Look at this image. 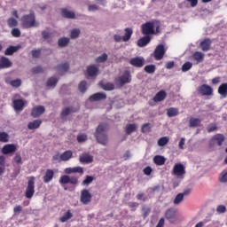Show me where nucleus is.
<instances>
[{
    "label": "nucleus",
    "mask_w": 227,
    "mask_h": 227,
    "mask_svg": "<svg viewBox=\"0 0 227 227\" xmlns=\"http://www.w3.org/2000/svg\"><path fill=\"white\" fill-rule=\"evenodd\" d=\"M200 45L203 52H207V51H210V46L212 45V40H210V38H206L200 42Z\"/></svg>",
    "instance_id": "19"
},
{
    "label": "nucleus",
    "mask_w": 227,
    "mask_h": 227,
    "mask_svg": "<svg viewBox=\"0 0 227 227\" xmlns=\"http://www.w3.org/2000/svg\"><path fill=\"white\" fill-rule=\"evenodd\" d=\"M56 84H58V78H56V77H51L50 79H48V81H47V86L49 87V88H51V87H54V86H56Z\"/></svg>",
    "instance_id": "47"
},
{
    "label": "nucleus",
    "mask_w": 227,
    "mask_h": 227,
    "mask_svg": "<svg viewBox=\"0 0 227 227\" xmlns=\"http://www.w3.org/2000/svg\"><path fill=\"white\" fill-rule=\"evenodd\" d=\"M87 74L90 77H97L98 75V67L95 65L89 66L87 67Z\"/></svg>",
    "instance_id": "24"
},
{
    "label": "nucleus",
    "mask_w": 227,
    "mask_h": 227,
    "mask_svg": "<svg viewBox=\"0 0 227 227\" xmlns=\"http://www.w3.org/2000/svg\"><path fill=\"white\" fill-rule=\"evenodd\" d=\"M72 113H77V109H74L72 106H67L64 108L60 114L61 120H65L67 116H69V114H72Z\"/></svg>",
    "instance_id": "20"
},
{
    "label": "nucleus",
    "mask_w": 227,
    "mask_h": 227,
    "mask_svg": "<svg viewBox=\"0 0 227 227\" xmlns=\"http://www.w3.org/2000/svg\"><path fill=\"white\" fill-rule=\"evenodd\" d=\"M172 175H175V176H184L185 175V166L182 163L175 164Z\"/></svg>",
    "instance_id": "10"
},
{
    "label": "nucleus",
    "mask_w": 227,
    "mask_h": 227,
    "mask_svg": "<svg viewBox=\"0 0 227 227\" xmlns=\"http://www.w3.org/2000/svg\"><path fill=\"white\" fill-rule=\"evenodd\" d=\"M69 68H70V64H68V62H66V63L59 64V66H57L55 67V70H57V72H59V74L63 75V74L68 72Z\"/></svg>",
    "instance_id": "22"
},
{
    "label": "nucleus",
    "mask_w": 227,
    "mask_h": 227,
    "mask_svg": "<svg viewBox=\"0 0 227 227\" xmlns=\"http://www.w3.org/2000/svg\"><path fill=\"white\" fill-rule=\"evenodd\" d=\"M20 49V45L17 46H9L5 51H4V55L5 56H13L15 52H17Z\"/></svg>",
    "instance_id": "28"
},
{
    "label": "nucleus",
    "mask_w": 227,
    "mask_h": 227,
    "mask_svg": "<svg viewBox=\"0 0 227 227\" xmlns=\"http://www.w3.org/2000/svg\"><path fill=\"white\" fill-rule=\"evenodd\" d=\"M79 160L82 164H84V163L90 164V163L93 162V156H91L90 154H88V153H83L82 155L80 156Z\"/></svg>",
    "instance_id": "26"
},
{
    "label": "nucleus",
    "mask_w": 227,
    "mask_h": 227,
    "mask_svg": "<svg viewBox=\"0 0 227 227\" xmlns=\"http://www.w3.org/2000/svg\"><path fill=\"white\" fill-rule=\"evenodd\" d=\"M143 171H144V174H145L147 176H150V175L153 173V169L150 166L145 167Z\"/></svg>",
    "instance_id": "61"
},
{
    "label": "nucleus",
    "mask_w": 227,
    "mask_h": 227,
    "mask_svg": "<svg viewBox=\"0 0 227 227\" xmlns=\"http://www.w3.org/2000/svg\"><path fill=\"white\" fill-rule=\"evenodd\" d=\"M25 196L27 200H31L35 196V176H31L28 180Z\"/></svg>",
    "instance_id": "7"
},
{
    "label": "nucleus",
    "mask_w": 227,
    "mask_h": 227,
    "mask_svg": "<svg viewBox=\"0 0 227 227\" xmlns=\"http://www.w3.org/2000/svg\"><path fill=\"white\" fill-rule=\"evenodd\" d=\"M43 67L37 66L32 68V74H43Z\"/></svg>",
    "instance_id": "58"
},
{
    "label": "nucleus",
    "mask_w": 227,
    "mask_h": 227,
    "mask_svg": "<svg viewBox=\"0 0 227 227\" xmlns=\"http://www.w3.org/2000/svg\"><path fill=\"white\" fill-rule=\"evenodd\" d=\"M13 162L18 165L22 164V156H20V153H16L15 157L13 158Z\"/></svg>",
    "instance_id": "54"
},
{
    "label": "nucleus",
    "mask_w": 227,
    "mask_h": 227,
    "mask_svg": "<svg viewBox=\"0 0 227 227\" xmlns=\"http://www.w3.org/2000/svg\"><path fill=\"white\" fill-rule=\"evenodd\" d=\"M156 166H164L166 164V158L162 155H156L153 159Z\"/></svg>",
    "instance_id": "27"
},
{
    "label": "nucleus",
    "mask_w": 227,
    "mask_h": 227,
    "mask_svg": "<svg viewBox=\"0 0 227 227\" xmlns=\"http://www.w3.org/2000/svg\"><path fill=\"white\" fill-rule=\"evenodd\" d=\"M225 140H226V137H224V135L221 133L215 134L209 140L208 146L209 148H214L215 145H217V146H223V144L224 143Z\"/></svg>",
    "instance_id": "3"
},
{
    "label": "nucleus",
    "mask_w": 227,
    "mask_h": 227,
    "mask_svg": "<svg viewBox=\"0 0 227 227\" xmlns=\"http://www.w3.org/2000/svg\"><path fill=\"white\" fill-rule=\"evenodd\" d=\"M61 15L65 19H75V12L69 11L68 9H61Z\"/></svg>",
    "instance_id": "32"
},
{
    "label": "nucleus",
    "mask_w": 227,
    "mask_h": 227,
    "mask_svg": "<svg viewBox=\"0 0 227 227\" xmlns=\"http://www.w3.org/2000/svg\"><path fill=\"white\" fill-rule=\"evenodd\" d=\"M192 58L194 61H197V65H198L199 63H203L205 59V54H203V52L201 51H195L192 55Z\"/></svg>",
    "instance_id": "29"
},
{
    "label": "nucleus",
    "mask_w": 227,
    "mask_h": 227,
    "mask_svg": "<svg viewBox=\"0 0 227 227\" xmlns=\"http://www.w3.org/2000/svg\"><path fill=\"white\" fill-rule=\"evenodd\" d=\"M216 212L217 214H224V212H226V206L224 205H219L216 207Z\"/></svg>",
    "instance_id": "60"
},
{
    "label": "nucleus",
    "mask_w": 227,
    "mask_h": 227,
    "mask_svg": "<svg viewBox=\"0 0 227 227\" xmlns=\"http://www.w3.org/2000/svg\"><path fill=\"white\" fill-rule=\"evenodd\" d=\"M45 113V106H36L31 111V116L33 118H40L42 114Z\"/></svg>",
    "instance_id": "14"
},
{
    "label": "nucleus",
    "mask_w": 227,
    "mask_h": 227,
    "mask_svg": "<svg viewBox=\"0 0 227 227\" xmlns=\"http://www.w3.org/2000/svg\"><path fill=\"white\" fill-rule=\"evenodd\" d=\"M166 47L164 44H158L153 51V58L156 61H160L164 58V54H166Z\"/></svg>",
    "instance_id": "8"
},
{
    "label": "nucleus",
    "mask_w": 227,
    "mask_h": 227,
    "mask_svg": "<svg viewBox=\"0 0 227 227\" xmlns=\"http://www.w3.org/2000/svg\"><path fill=\"white\" fill-rule=\"evenodd\" d=\"M67 184H70L71 185H77V184H79V177L75 176H70L68 175L61 176L59 178V184L67 185Z\"/></svg>",
    "instance_id": "4"
},
{
    "label": "nucleus",
    "mask_w": 227,
    "mask_h": 227,
    "mask_svg": "<svg viewBox=\"0 0 227 227\" xmlns=\"http://www.w3.org/2000/svg\"><path fill=\"white\" fill-rule=\"evenodd\" d=\"M144 70L147 74H154L155 70H156V67H155V65H147V66L145 67Z\"/></svg>",
    "instance_id": "45"
},
{
    "label": "nucleus",
    "mask_w": 227,
    "mask_h": 227,
    "mask_svg": "<svg viewBox=\"0 0 227 227\" xmlns=\"http://www.w3.org/2000/svg\"><path fill=\"white\" fill-rule=\"evenodd\" d=\"M142 33L147 36L155 35V21H147L141 26Z\"/></svg>",
    "instance_id": "5"
},
{
    "label": "nucleus",
    "mask_w": 227,
    "mask_h": 227,
    "mask_svg": "<svg viewBox=\"0 0 227 227\" xmlns=\"http://www.w3.org/2000/svg\"><path fill=\"white\" fill-rule=\"evenodd\" d=\"M10 141V135L6 132H0V143H8Z\"/></svg>",
    "instance_id": "41"
},
{
    "label": "nucleus",
    "mask_w": 227,
    "mask_h": 227,
    "mask_svg": "<svg viewBox=\"0 0 227 227\" xmlns=\"http://www.w3.org/2000/svg\"><path fill=\"white\" fill-rule=\"evenodd\" d=\"M40 125H42V120H35L34 121L28 122L27 129L29 130H35L40 129Z\"/></svg>",
    "instance_id": "31"
},
{
    "label": "nucleus",
    "mask_w": 227,
    "mask_h": 227,
    "mask_svg": "<svg viewBox=\"0 0 227 227\" xmlns=\"http://www.w3.org/2000/svg\"><path fill=\"white\" fill-rule=\"evenodd\" d=\"M130 81H132V78L129 71H125L121 76L115 79V82L120 86H125V84H129Z\"/></svg>",
    "instance_id": "9"
},
{
    "label": "nucleus",
    "mask_w": 227,
    "mask_h": 227,
    "mask_svg": "<svg viewBox=\"0 0 227 227\" xmlns=\"http://www.w3.org/2000/svg\"><path fill=\"white\" fill-rule=\"evenodd\" d=\"M129 63L132 65V67H136L137 68H141L145 67V59L140 57L133 58L129 60Z\"/></svg>",
    "instance_id": "16"
},
{
    "label": "nucleus",
    "mask_w": 227,
    "mask_h": 227,
    "mask_svg": "<svg viewBox=\"0 0 227 227\" xmlns=\"http://www.w3.org/2000/svg\"><path fill=\"white\" fill-rule=\"evenodd\" d=\"M74 217V215L70 210H67L63 216L59 218L60 223H67L69 219H72Z\"/></svg>",
    "instance_id": "38"
},
{
    "label": "nucleus",
    "mask_w": 227,
    "mask_h": 227,
    "mask_svg": "<svg viewBox=\"0 0 227 227\" xmlns=\"http://www.w3.org/2000/svg\"><path fill=\"white\" fill-rule=\"evenodd\" d=\"M88 86V82H86V81H82L78 86L79 90L81 91V93H85L86 90H88V88L86 87Z\"/></svg>",
    "instance_id": "48"
},
{
    "label": "nucleus",
    "mask_w": 227,
    "mask_h": 227,
    "mask_svg": "<svg viewBox=\"0 0 227 227\" xmlns=\"http://www.w3.org/2000/svg\"><path fill=\"white\" fill-rule=\"evenodd\" d=\"M32 57L33 58H40V54H42V51L41 50H33L31 51Z\"/></svg>",
    "instance_id": "64"
},
{
    "label": "nucleus",
    "mask_w": 227,
    "mask_h": 227,
    "mask_svg": "<svg viewBox=\"0 0 227 227\" xmlns=\"http://www.w3.org/2000/svg\"><path fill=\"white\" fill-rule=\"evenodd\" d=\"M168 143H169V137H162L158 140L159 146H166Z\"/></svg>",
    "instance_id": "44"
},
{
    "label": "nucleus",
    "mask_w": 227,
    "mask_h": 227,
    "mask_svg": "<svg viewBox=\"0 0 227 227\" xmlns=\"http://www.w3.org/2000/svg\"><path fill=\"white\" fill-rule=\"evenodd\" d=\"M80 35H81V30L78 28H74L73 30H71L70 38L72 40H75V38H79Z\"/></svg>",
    "instance_id": "42"
},
{
    "label": "nucleus",
    "mask_w": 227,
    "mask_h": 227,
    "mask_svg": "<svg viewBox=\"0 0 227 227\" xmlns=\"http://www.w3.org/2000/svg\"><path fill=\"white\" fill-rule=\"evenodd\" d=\"M7 25L10 27H17V26L19 25V21H17V20L14 18H9L7 20Z\"/></svg>",
    "instance_id": "43"
},
{
    "label": "nucleus",
    "mask_w": 227,
    "mask_h": 227,
    "mask_svg": "<svg viewBox=\"0 0 227 227\" xmlns=\"http://www.w3.org/2000/svg\"><path fill=\"white\" fill-rule=\"evenodd\" d=\"M12 35L15 37V38H19V36H20V29L19 28H13L12 30Z\"/></svg>",
    "instance_id": "62"
},
{
    "label": "nucleus",
    "mask_w": 227,
    "mask_h": 227,
    "mask_svg": "<svg viewBox=\"0 0 227 227\" xmlns=\"http://www.w3.org/2000/svg\"><path fill=\"white\" fill-rule=\"evenodd\" d=\"M165 219L170 223H176V210L174 208H168L165 212Z\"/></svg>",
    "instance_id": "12"
},
{
    "label": "nucleus",
    "mask_w": 227,
    "mask_h": 227,
    "mask_svg": "<svg viewBox=\"0 0 227 227\" xmlns=\"http://www.w3.org/2000/svg\"><path fill=\"white\" fill-rule=\"evenodd\" d=\"M10 84L12 86V88H20L22 85V81L20 79L12 80L11 81Z\"/></svg>",
    "instance_id": "51"
},
{
    "label": "nucleus",
    "mask_w": 227,
    "mask_h": 227,
    "mask_svg": "<svg viewBox=\"0 0 227 227\" xmlns=\"http://www.w3.org/2000/svg\"><path fill=\"white\" fill-rule=\"evenodd\" d=\"M70 43V38L68 37H61L58 41L59 47H67Z\"/></svg>",
    "instance_id": "39"
},
{
    "label": "nucleus",
    "mask_w": 227,
    "mask_h": 227,
    "mask_svg": "<svg viewBox=\"0 0 227 227\" xmlns=\"http://www.w3.org/2000/svg\"><path fill=\"white\" fill-rule=\"evenodd\" d=\"M107 129V124L100 123L96 129V133L94 134L98 143H99V145H103V146H106V145L108 143L107 135L106 134Z\"/></svg>",
    "instance_id": "1"
},
{
    "label": "nucleus",
    "mask_w": 227,
    "mask_h": 227,
    "mask_svg": "<svg viewBox=\"0 0 227 227\" xmlns=\"http://www.w3.org/2000/svg\"><path fill=\"white\" fill-rule=\"evenodd\" d=\"M107 95L104 92H97L89 98L90 102H100V100H106Z\"/></svg>",
    "instance_id": "15"
},
{
    "label": "nucleus",
    "mask_w": 227,
    "mask_h": 227,
    "mask_svg": "<svg viewBox=\"0 0 227 227\" xmlns=\"http://www.w3.org/2000/svg\"><path fill=\"white\" fill-rule=\"evenodd\" d=\"M11 67H12V61L10 60V59L4 56L1 57L0 70H3L4 68H10Z\"/></svg>",
    "instance_id": "21"
},
{
    "label": "nucleus",
    "mask_w": 227,
    "mask_h": 227,
    "mask_svg": "<svg viewBox=\"0 0 227 227\" xmlns=\"http://www.w3.org/2000/svg\"><path fill=\"white\" fill-rule=\"evenodd\" d=\"M107 58V53H103L101 56L96 59V63H106Z\"/></svg>",
    "instance_id": "52"
},
{
    "label": "nucleus",
    "mask_w": 227,
    "mask_h": 227,
    "mask_svg": "<svg viewBox=\"0 0 227 227\" xmlns=\"http://www.w3.org/2000/svg\"><path fill=\"white\" fill-rule=\"evenodd\" d=\"M197 92L201 97H211L214 95V89L208 84H202L197 88Z\"/></svg>",
    "instance_id": "6"
},
{
    "label": "nucleus",
    "mask_w": 227,
    "mask_h": 227,
    "mask_svg": "<svg viewBox=\"0 0 227 227\" xmlns=\"http://www.w3.org/2000/svg\"><path fill=\"white\" fill-rule=\"evenodd\" d=\"M215 130H217V125L215 124H209L207 126V132H215Z\"/></svg>",
    "instance_id": "63"
},
{
    "label": "nucleus",
    "mask_w": 227,
    "mask_h": 227,
    "mask_svg": "<svg viewBox=\"0 0 227 227\" xmlns=\"http://www.w3.org/2000/svg\"><path fill=\"white\" fill-rule=\"evenodd\" d=\"M102 90L105 91H113L114 90V83L107 82L101 85Z\"/></svg>",
    "instance_id": "40"
},
{
    "label": "nucleus",
    "mask_w": 227,
    "mask_h": 227,
    "mask_svg": "<svg viewBox=\"0 0 227 227\" xmlns=\"http://www.w3.org/2000/svg\"><path fill=\"white\" fill-rule=\"evenodd\" d=\"M152 42V36L145 35L137 41L138 47H146Z\"/></svg>",
    "instance_id": "23"
},
{
    "label": "nucleus",
    "mask_w": 227,
    "mask_h": 227,
    "mask_svg": "<svg viewBox=\"0 0 227 227\" xmlns=\"http://www.w3.org/2000/svg\"><path fill=\"white\" fill-rule=\"evenodd\" d=\"M152 130V124L150 122L145 123L142 126V132H150Z\"/></svg>",
    "instance_id": "55"
},
{
    "label": "nucleus",
    "mask_w": 227,
    "mask_h": 227,
    "mask_svg": "<svg viewBox=\"0 0 227 227\" xmlns=\"http://www.w3.org/2000/svg\"><path fill=\"white\" fill-rule=\"evenodd\" d=\"M192 68V63L191 62H185L182 67L181 70L182 72H189V70H191Z\"/></svg>",
    "instance_id": "50"
},
{
    "label": "nucleus",
    "mask_w": 227,
    "mask_h": 227,
    "mask_svg": "<svg viewBox=\"0 0 227 227\" xmlns=\"http://www.w3.org/2000/svg\"><path fill=\"white\" fill-rule=\"evenodd\" d=\"M179 114V111L178 108L176 107H170L168 109H167V116L168 118H173L175 116H178Z\"/></svg>",
    "instance_id": "37"
},
{
    "label": "nucleus",
    "mask_w": 227,
    "mask_h": 227,
    "mask_svg": "<svg viewBox=\"0 0 227 227\" xmlns=\"http://www.w3.org/2000/svg\"><path fill=\"white\" fill-rule=\"evenodd\" d=\"M21 23L25 29H29L36 26V16L35 12H31L29 14H26L21 18Z\"/></svg>",
    "instance_id": "2"
},
{
    "label": "nucleus",
    "mask_w": 227,
    "mask_h": 227,
    "mask_svg": "<svg viewBox=\"0 0 227 227\" xmlns=\"http://www.w3.org/2000/svg\"><path fill=\"white\" fill-rule=\"evenodd\" d=\"M136 129H137L136 124H129L126 128V134H128V136H130L132 132H136Z\"/></svg>",
    "instance_id": "46"
},
{
    "label": "nucleus",
    "mask_w": 227,
    "mask_h": 227,
    "mask_svg": "<svg viewBox=\"0 0 227 227\" xmlns=\"http://www.w3.org/2000/svg\"><path fill=\"white\" fill-rule=\"evenodd\" d=\"M74 157V153L70 150L65 151L62 154H60V159L62 162H67Z\"/></svg>",
    "instance_id": "30"
},
{
    "label": "nucleus",
    "mask_w": 227,
    "mask_h": 227,
    "mask_svg": "<svg viewBox=\"0 0 227 227\" xmlns=\"http://www.w3.org/2000/svg\"><path fill=\"white\" fill-rule=\"evenodd\" d=\"M201 125V120L200 118L192 117L189 121V127L194 128V127H200Z\"/></svg>",
    "instance_id": "36"
},
{
    "label": "nucleus",
    "mask_w": 227,
    "mask_h": 227,
    "mask_svg": "<svg viewBox=\"0 0 227 227\" xmlns=\"http://www.w3.org/2000/svg\"><path fill=\"white\" fill-rule=\"evenodd\" d=\"M168 97V93L165 90H160L153 98V102H162Z\"/></svg>",
    "instance_id": "25"
},
{
    "label": "nucleus",
    "mask_w": 227,
    "mask_h": 227,
    "mask_svg": "<svg viewBox=\"0 0 227 227\" xmlns=\"http://www.w3.org/2000/svg\"><path fill=\"white\" fill-rule=\"evenodd\" d=\"M218 93L223 97V98H226L227 97V83H222L218 87Z\"/></svg>",
    "instance_id": "35"
},
{
    "label": "nucleus",
    "mask_w": 227,
    "mask_h": 227,
    "mask_svg": "<svg viewBox=\"0 0 227 227\" xmlns=\"http://www.w3.org/2000/svg\"><path fill=\"white\" fill-rule=\"evenodd\" d=\"M6 158L3 155H0V176H3L4 175V172L6 171Z\"/></svg>",
    "instance_id": "34"
},
{
    "label": "nucleus",
    "mask_w": 227,
    "mask_h": 227,
    "mask_svg": "<svg viewBox=\"0 0 227 227\" xmlns=\"http://www.w3.org/2000/svg\"><path fill=\"white\" fill-rule=\"evenodd\" d=\"M81 203H82V205L91 203V193H90V191L87 189L81 192Z\"/></svg>",
    "instance_id": "11"
},
{
    "label": "nucleus",
    "mask_w": 227,
    "mask_h": 227,
    "mask_svg": "<svg viewBox=\"0 0 227 227\" xmlns=\"http://www.w3.org/2000/svg\"><path fill=\"white\" fill-rule=\"evenodd\" d=\"M93 182V176H87L86 178L83 180L82 184L83 185H90Z\"/></svg>",
    "instance_id": "59"
},
{
    "label": "nucleus",
    "mask_w": 227,
    "mask_h": 227,
    "mask_svg": "<svg viewBox=\"0 0 227 227\" xmlns=\"http://www.w3.org/2000/svg\"><path fill=\"white\" fill-rule=\"evenodd\" d=\"M183 201H184V194L178 193L174 200V205H180Z\"/></svg>",
    "instance_id": "49"
},
{
    "label": "nucleus",
    "mask_w": 227,
    "mask_h": 227,
    "mask_svg": "<svg viewBox=\"0 0 227 227\" xmlns=\"http://www.w3.org/2000/svg\"><path fill=\"white\" fill-rule=\"evenodd\" d=\"M12 105L14 111H24L26 101L24 99H14Z\"/></svg>",
    "instance_id": "17"
},
{
    "label": "nucleus",
    "mask_w": 227,
    "mask_h": 227,
    "mask_svg": "<svg viewBox=\"0 0 227 227\" xmlns=\"http://www.w3.org/2000/svg\"><path fill=\"white\" fill-rule=\"evenodd\" d=\"M220 182H222V184H227V170H223L220 174Z\"/></svg>",
    "instance_id": "53"
},
{
    "label": "nucleus",
    "mask_w": 227,
    "mask_h": 227,
    "mask_svg": "<svg viewBox=\"0 0 227 227\" xmlns=\"http://www.w3.org/2000/svg\"><path fill=\"white\" fill-rule=\"evenodd\" d=\"M128 207L131 208V212H136V208L139 207V203L137 202H129Z\"/></svg>",
    "instance_id": "56"
},
{
    "label": "nucleus",
    "mask_w": 227,
    "mask_h": 227,
    "mask_svg": "<svg viewBox=\"0 0 227 227\" xmlns=\"http://www.w3.org/2000/svg\"><path fill=\"white\" fill-rule=\"evenodd\" d=\"M124 35L122 36V42H129L130 38H132V34L134 33V30L130 27H127L124 29Z\"/></svg>",
    "instance_id": "33"
},
{
    "label": "nucleus",
    "mask_w": 227,
    "mask_h": 227,
    "mask_svg": "<svg viewBox=\"0 0 227 227\" xmlns=\"http://www.w3.org/2000/svg\"><path fill=\"white\" fill-rule=\"evenodd\" d=\"M77 141L78 143H84L85 141H88V136L85 134H82L77 136Z\"/></svg>",
    "instance_id": "57"
},
{
    "label": "nucleus",
    "mask_w": 227,
    "mask_h": 227,
    "mask_svg": "<svg viewBox=\"0 0 227 227\" xmlns=\"http://www.w3.org/2000/svg\"><path fill=\"white\" fill-rule=\"evenodd\" d=\"M53 178H54V170L48 168L44 173V176H43V184H49L50 182H52Z\"/></svg>",
    "instance_id": "18"
},
{
    "label": "nucleus",
    "mask_w": 227,
    "mask_h": 227,
    "mask_svg": "<svg viewBox=\"0 0 227 227\" xmlns=\"http://www.w3.org/2000/svg\"><path fill=\"white\" fill-rule=\"evenodd\" d=\"M15 152H17V145L15 144H7L2 148L4 155H10V153H15Z\"/></svg>",
    "instance_id": "13"
}]
</instances>
